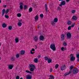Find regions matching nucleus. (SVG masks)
Listing matches in <instances>:
<instances>
[{"label": "nucleus", "instance_id": "ea45409f", "mask_svg": "<svg viewBox=\"0 0 79 79\" xmlns=\"http://www.w3.org/2000/svg\"><path fill=\"white\" fill-rule=\"evenodd\" d=\"M75 24H76V23H74L71 26V27H73L74 26V25H75Z\"/></svg>", "mask_w": 79, "mask_h": 79}, {"label": "nucleus", "instance_id": "20e7f679", "mask_svg": "<svg viewBox=\"0 0 79 79\" xmlns=\"http://www.w3.org/2000/svg\"><path fill=\"white\" fill-rule=\"evenodd\" d=\"M50 48L52 49L53 51H55L56 50V48L55 47V44H52L50 46Z\"/></svg>", "mask_w": 79, "mask_h": 79}, {"label": "nucleus", "instance_id": "a878e982", "mask_svg": "<svg viewBox=\"0 0 79 79\" xmlns=\"http://www.w3.org/2000/svg\"><path fill=\"white\" fill-rule=\"evenodd\" d=\"M15 41L16 43H18V42H19V39H18V38H15Z\"/></svg>", "mask_w": 79, "mask_h": 79}, {"label": "nucleus", "instance_id": "9d476101", "mask_svg": "<svg viewBox=\"0 0 79 79\" xmlns=\"http://www.w3.org/2000/svg\"><path fill=\"white\" fill-rule=\"evenodd\" d=\"M72 19L73 21H76L77 19V18L76 16H74L72 17Z\"/></svg>", "mask_w": 79, "mask_h": 79}, {"label": "nucleus", "instance_id": "f8f14e48", "mask_svg": "<svg viewBox=\"0 0 79 79\" xmlns=\"http://www.w3.org/2000/svg\"><path fill=\"white\" fill-rule=\"evenodd\" d=\"M66 68V66L65 65H62L61 67V71H63V70H64L65 68Z\"/></svg>", "mask_w": 79, "mask_h": 79}, {"label": "nucleus", "instance_id": "473e14b6", "mask_svg": "<svg viewBox=\"0 0 79 79\" xmlns=\"http://www.w3.org/2000/svg\"><path fill=\"white\" fill-rule=\"evenodd\" d=\"M29 12H32V8L30 7L29 9Z\"/></svg>", "mask_w": 79, "mask_h": 79}, {"label": "nucleus", "instance_id": "3c124183", "mask_svg": "<svg viewBox=\"0 0 79 79\" xmlns=\"http://www.w3.org/2000/svg\"><path fill=\"white\" fill-rule=\"evenodd\" d=\"M31 52H32V51H33L34 52V51H35V49L34 48H32L31 50Z\"/></svg>", "mask_w": 79, "mask_h": 79}, {"label": "nucleus", "instance_id": "e433bc0d", "mask_svg": "<svg viewBox=\"0 0 79 79\" xmlns=\"http://www.w3.org/2000/svg\"><path fill=\"white\" fill-rule=\"evenodd\" d=\"M8 29H9V30H11V29H12V27H11V26H9Z\"/></svg>", "mask_w": 79, "mask_h": 79}, {"label": "nucleus", "instance_id": "72a5a7b5", "mask_svg": "<svg viewBox=\"0 0 79 79\" xmlns=\"http://www.w3.org/2000/svg\"><path fill=\"white\" fill-rule=\"evenodd\" d=\"M75 12H76V10H72V13L73 14H74Z\"/></svg>", "mask_w": 79, "mask_h": 79}, {"label": "nucleus", "instance_id": "a18cd8bd", "mask_svg": "<svg viewBox=\"0 0 79 79\" xmlns=\"http://www.w3.org/2000/svg\"><path fill=\"white\" fill-rule=\"evenodd\" d=\"M68 29L69 30H71V26H69L68 27Z\"/></svg>", "mask_w": 79, "mask_h": 79}, {"label": "nucleus", "instance_id": "4d7b16f0", "mask_svg": "<svg viewBox=\"0 0 79 79\" xmlns=\"http://www.w3.org/2000/svg\"><path fill=\"white\" fill-rule=\"evenodd\" d=\"M29 73H30V74H32V73H32V72H30V71H29Z\"/></svg>", "mask_w": 79, "mask_h": 79}, {"label": "nucleus", "instance_id": "2eb2a0df", "mask_svg": "<svg viewBox=\"0 0 79 79\" xmlns=\"http://www.w3.org/2000/svg\"><path fill=\"white\" fill-rule=\"evenodd\" d=\"M34 39L35 41L36 42L38 40V37L37 36H35V37L34 38Z\"/></svg>", "mask_w": 79, "mask_h": 79}, {"label": "nucleus", "instance_id": "774afa93", "mask_svg": "<svg viewBox=\"0 0 79 79\" xmlns=\"http://www.w3.org/2000/svg\"><path fill=\"white\" fill-rule=\"evenodd\" d=\"M35 47H36V48H37V46H35Z\"/></svg>", "mask_w": 79, "mask_h": 79}, {"label": "nucleus", "instance_id": "69168bd1", "mask_svg": "<svg viewBox=\"0 0 79 79\" xmlns=\"http://www.w3.org/2000/svg\"><path fill=\"white\" fill-rule=\"evenodd\" d=\"M1 2H2V1L0 0V3H1Z\"/></svg>", "mask_w": 79, "mask_h": 79}, {"label": "nucleus", "instance_id": "13d9d810", "mask_svg": "<svg viewBox=\"0 0 79 79\" xmlns=\"http://www.w3.org/2000/svg\"><path fill=\"white\" fill-rule=\"evenodd\" d=\"M77 61H78V62H79V58H77Z\"/></svg>", "mask_w": 79, "mask_h": 79}, {"label": "nucleus", "instance_id": "2f4dec72", "mask_svg": "<svg viewBox=\"0 0 79 79\" xmlns=\"http://www.w3.org/2000/svg\"><path fill=\"white\" fill-rule=\"evenodd\" d=\"M59 66V65L58 64H56L55 66V67L56 69H57V68H58V67Z\"/></svg>", "mask_w": 79, "mask_h": 79}, {"label": "nucleus", "instance_id": "7c9ffc66", "mask_svg": "<svg viewBox=\"0 0 79 79\" xmlns=\"http://www.w3.org/2000/svg\"><path fill=\"white\" fill-rule=\"evenodd\" d=\"M10 10V9H7L6 10V15L7 13L9 12V10Z\"/></svg>", "mask_w": 79, "mask_h": 79}, {"label": "nucleus", "instance_id": "6ab92c4d", "mask_svg": "<svg viewBox=\"0 0 79 79\" xmlns=\"http://www.w3.org/2000/svg\"><path fill=\"white\" fill-rule=\"evenodd\" d=\"M72 23V22H71V21H68L67 23V24H68V25H70L71 24V23Z\"/></svg>", "mask_w": 79, "mask_h": 79}, {"label": "nucleus", "instance_id": "49530a36", "mask_svg": "<svg viewBox=\"0 0 79 79\" xmlns=\"http://www.w3.org/2000/svg\"><path fill=\"white\" fill-rule=\"evenodd\" d=\"M30 53H31V54H34V53H35V52H32V51H31Z\"/></svg>", "mask_w": 79, "mask_h": 79}, {"label": "nucleus", "instance_id": "5fc2aeb1", "mask_svg": "<svg viewBox=\"0 0 79 79\" xmlns=\"http://www.w3.org/2000/svg\"><path fill=\"white\" fill-rule=\"evenodd\" d=\"M22 21V20L21 19L20 20H19V22H21Z\"/></svg>", "mask_w": 79, "mask_h": 79}, {"label": "nucleus", "instance_id": "bb28decb", "mask_svg": "<svg viewBox=\"0 0 79 79\" xmlns=\"http://www.w3.org/2000/svg\"><path fill=\"white\" fill-rule=\"evenodd\" d=\"M51 24L52 25V26H53L54 25H55V22L53 21H51Z\"/></svg>", "mask_w": 79, "mask_h": 79}, {"label": "nucleus", "instance_id": "e2e57ef3", "mask_svg": "<svg viewBox=\"0 0 79 79\" xmlns=\"http://www.w3.org/2000/svg\"><path fill=\"white\" fill-rule=\"evenodd\" d=\"M64 50H67L66 48H64Z\"/></svg>", "mask_w": 79, "mask_h": 79}, {"label": "nucleus", "instance_id": "c03bdc74", "mask_svg": "<svg viewBox=\"0 0 79 79\" xmlns=\"http://www.w3.org/2000/svg\"><path fill=\"white\" fill-rule=\"evenodd\" d=\"M64 48L63 47H62L61 48V50L62 51H64Z\"/></svg>", "mask_w": 79, "mask_h": 79}, {"label": "nucleus", "instance_id": "39448f33", "mask_svg": "<svg viewBox=\"0 0 79 79\" xmlns=\"http://www.w3.org/2000/svg\"><path fill=\"white\" fill-rule=\"evenodd\" d=\"M67 38L70 39L71 38V33L69 32H68L66 35Z\"/></svg>", "mask_w": 79, "mask_h": 79}, {"label": "nucleus", "instance_id": "338daca9", "mask_svg": "<svg viewBox=\"0 0 79 79\" xmlns=\"http://www.w3.org/2000/svg\"><path fill=\"white\" fill-rule=\"evenodd\" d=\"M59 1H63V0H59Z\"/></svg>", "mask_w": 79, "mask_h": 79}, {"label": "nucleus", "instance_id": "a211bd4d", "mask_svg": "<svg viewBox=\"0 0 79 79\" xmlns=\"http://www.w3.org/2000/svg\"><path fill=\"white\" fill-rule=\"evenodd\" d=\"M26 78L27 79H32V76L31 75H28Z\"/></svg>", "mask_w": 79, "mask_h": 79}, {"label": "nucleus", "instance_id": "58836bf2", "mask_svg": "<svg viewBox=\"0 0 79 79\" xmlns=\"http://www.w3.org/2000/svg\"><path fill=\"white\" fill-rule=\"evenodd\" d=\"M5 17L7 19L9 18V16H8V15H5Z\"/></svg>", "mask_w": 79, "mask_h": 79}, {"label": "nucleus", "instance_id": "412c9836", "mask_svg": "<svg viewBox=\"0 0 79 79\" xmlns=\"http://www.w3.org/2000/svg\"><path fill=\"white\" fill-rule=\"evenodd\" d=\"M20 53H21V55H24V53H25V51H24V50H22L21 51V52H20Z\"/></svg>", "mask_w": 79, "mask_h": 79}, {"label": "nucleus", "instance_id": "6e6552de", "mask_svg": "<svg viewBox=\"0 0 79 79\" xmlns=\"http://www.w3.org/2000/svg\"><path fill=\"white\" fill-rule=\"evenodd\" d=\"M2 16H3L5 13H6V10H5V9H3L2 10Z\"/></svg>", "mask_w": 79, "mask_h": 79}, {"label": "nucleus", "instance_id": "393cba45", "mask_svg": "<svg viewBox=\"0 0 79 79\" xmlns=\"http://www.w3.org/2000/svg\"><path fill=\"white\" fill-rule=\"evenodd\" d=\"M11 60L12 61H14L15 60V57H11Z\"/></svg>", "mask_w": 79, "mask_h": 79}, {"label": "nucleus", "instance_id": "4c0bfd02", "mask_svg": "<svg viewBox=\"0 0 79 79\" xmlns=\"http://www.w3.org/2000/svg\"><path fill=\"white\" fill-rule=\"evenodd\" d=\"M17 16H18V17H21V15L20 13H19L17 15Z\"/></svg>", "mask_w": 79, "mask_h": 79}, {"label": "nucleus", "instance_id": "cd10ccee", "mask_svg": "<svg viewBox=\"0 0 79 79\" xmlns=\"http://www.w3.org/2000/svg\"><path fill=\"white\" fill-rule=\"evenodd\" d=\"M34 61L35 63H37L38 62V59L37 58L35 59Z\"/></svg>", "mask_w": 79, "mask_h": 79}, {"label": "nucleus", "instance_id": "a19ab883", "mask_svg": "<svg viewBox=\"0 0 79 79\" xmlns=\"http://www.w3.org/2000/svg\"><path fill=\"white\" fill-rule=\"evenodd\" d=\"M40 18H43V17H44V15H43V14H41L40 15Z\"/></svg>", "mask_w": 79, "mask_h": 79}, {"label": "nucleus", "instance_id": "bf43d9fd", "mask_svg": "<svg viewBox=\"0 0 79 79\" xmlns=\"http://www.w3.org/2000/svg\"><path fill=\"white\" fill-rule=\"evenodd\" d=\"M4 8H6L7 6L6 5H5L4 6Z\"/></svg>", "mask_w": 79, "mask_h": 79}, {"label": "nucleus", "instance_id": "c756f323", "mask_svg": "<svg viewBox=\"0 0 79 79\" xmlns=\"http://www.w3.org/2000/svg\"><path fill=\"white\" fill-rule=\"evenodd\" d=\"M44 59L46 61H48L49 59V58L47 56H46L44 57Z\"/></svg>", "mask_w": 79, "mask_h": 79}, {"label": "nucleus", "instance_id": "4be33fe9", "mask_svg": "<svg viewBox=\"0 0 79 79\" xmlns=\"http://www.w3.org/2000/svg\"><path fill=\"white\" fill-rule=\"evenodd\" d=\"M58 18H55L54 19V21L55 23H57L58 22Z\"/></svg>", "mask_w": 79, "mask_h": 79}, {"label": "nucleus", "instance_id": "b1692460", "mask_svg": "<svg viewBox=\"0 0 79 79\" xmlns=\"http://www.w3.org/2000/svg\"><path fill=\"white\" fill-rule=\"evenodd\" d=\"M2 26L3 28L6 27V24L5 23H3L2 24Z\"/></svg>", "mask_w": 79, "mask_h": 79}, {"label": "nucleus", "instance_id": "603ef678", "mask_svg": "<svg viewBox=\"0 0 79 79\" xmlns=\"http://www.w3.org/2000/svg\"><path fill=\"white\" fill-rule=\"evenodd\" d=\"M41 56L40 55H38V58H40Z\"/></svg>", "mask_w": 79, "mask_h": 79}, {"label": "nucleus", "instance_id": "0e129e2a", "mask_svg": "<svg viewBox=\"0 0 79 79\" xmlns=\"http://www.w3.org/2000/svg\"><path fill=\"white\" fill-rule=\"evenodd\" d=\"M20 79H23V77H21Z\"/></svg>", "mask_w": 79, "mask_h": 79}, {"label": "nucleus", "instance_id": "c85d7f7f", "mask_svg": "<svg viewBox=\"0 0 79 79\" xmlns=\"http://www.w3.org/2000/svg\"><path fill=\"white\" fill-rule=\"evenodd\" d=\"M18 25L19 27L21 26L22 25V23L21 22H19L18 23Z\"/></svg>", "mask_w": 79, "mask_h": 79}, {"label": "nucleus", "instance_id": "9b49d317", "mask_svg": "<svg viewBox=\"0 0 79 79\" xmlns=\"http://www.w3.org/2000/svg\"><path fill=\"white\" fill-rule=\"evenodd\" d=\"M35 21H37V20L39 19V16L38 15H36L35 17Z\"/></svg>", "mask_w": 79, "mask_h": 79}, {"label": "nucleus", "instance_id": "f257e3e1", "mask_svg": "<svg viewBox=\"0 0 79 79\" xmlns=\"http://www.w3.org/2000/svg\"><path fill=\"white\" fill-rule=\"evenodd\" d=\"M71 73H72L73 74H77L79 73V70L77 68L73 69L71 71Z\"/></svg>", "mask_w": 79, "mask_h": 79}, {"label": "nucleus", "instance_id": "f704fd0d", "mask_svg": "<svg viewBox=\"0 0 79 79\" xmlns=\"http://www.w3.org/2000/svg\"><path fill=\"white\" fill-rule=\"evenodd\" d=\"M16 56L17 58H18L19 57V54H17L16 55Z\"/></svg>", "mask_w": 79, "mask_h": 79}, {"label": "nucleus", "instance_id": "1a4fd4ad", "mask_svg": "<svg viewBox=\"0 0 79 79\" xmlns=\"http://www.w3.org/2000/svg\"><path fill=\"white\" fill-rule=\"evenodd\" d=\"M40 40H44V37L42 35H41L40 36Z\"/></svg>", "mask_w": 79, "mask_h": 79}, {"label": "nucleus", "instance_id": "8fccbe9b", "mask_svg": "<svg viewBox=\"0 0 79 79\" xmlns=\"http://www.w3.org/2000/svg\"><path fill=\"white\" fill-rule=\"evenodd\" d=\"M25 72L26 73H29V71L28 70H26Z\"/></svg>", "mask_w": 79, "mask_h": 79}, {"label": "nucleus", "instance_id": "864d4df0", "mask_svg": "<svg viewBox=\"0 0 79 79\" xmlns=\"http://www.w3.org/2000/svg\"><path fill=\"white\" fill-rule=\"evenodd\" d=\"M52 68L50 69V72H52Z\"/></svg>", "mask_w": 79, "mask_h": 79}, {"label": "nucleus", "instance_id": "de8ad7c7", "mask_svg": "<svg viewBox=\"0 0 79 79\" xmlns=\"http://www.w3.org/2000/svg\"><path fill=\"white\" fill-rule=\"evenodd\" d=\"M26 8H27V6H24V10H26Z\"/></svg>", "mask_w": 79, "mask_h": 79}, {"label": "nucleus", "instance_id": "ddd939ff", "mask_svg": "<svg viewBox=\"0 0 79 79\" xmlns=\"http://www.w3.org/2000/svg\"><path fill=\"white\" fill-rule=\"evenodd\" d=\"M20 6H19V7L20 8V9L21 10H22V9L23 8V4L22 3H20Z\"/></svg>", "mask_w": 79, "mask_h": 79}, {"label": "nucleus", "instance_id": "6e6d98bb", "mask_svg": "<svg viewBox=\"0 0 79 79\" xmlns=\"http://www.w3.org/2000/svg\"><path fill=\"white\" fill-rule=\"evenodd\" d=\"M73 56V54H71V55H70V57H71V56Z\"/></svg>", "mask_w": 79, "mask_h": 79}, {"label": "nucleus", "instance_id": "f03ea898", "mask_svg": "<svg viewBox=\"0 0 79 79\" xmlns=\"http://www.w3.org/2000/svg\"><path fill=\"white\" fill-rule=\"evenodd\" d=\"M73 68H74V66L73 65H71L69 68L70 71L68 73H65L64 75V76H68V75L70 74L71 72V71L73 70Z\"/></svg>", "mask_w": 79, "mask_h": 79}, {"label": "nucleus", "instance_id": "0eeeda50", "mask_svg": "<svg viewBox=\"0 0 79 79\" xmlns=\"http://www.w3.org/2000/svg\"><path fill=\"white\" fill-rule=\"evenodd\" d=\"M64 34H62L61 36V39L62 41L64 40Z\"/></svg>", "mask_w": 79, "mask_h": 79}, {"label": "nucleus", "instance_id": "680f3d73", "mask_svg": "<svg viewBox=\"0 0 79 79\" xmlns=\"http://www.w3.org/2000/svg\"><path fill=\"white\" fill-rule=\"evenodd\" d=\"M40 45H42V42H40Z\"/></svg>", "mask_w": 79, "mask_h": 79}, {"label": "nucleus", "instance_id": "c9c22d12", "mask_svg": "<svg viewBox=\"0 0 79 79\" xmlns=\"http://www.w3.org/2000/svg\"><path fill=\"white\" fill-rule=\"evenodd\" d=\"M63 45H64V46H66L67 45V44L65 42H64L63 43Z\"/></svg>", "mask_w": 79, "mask_h": 79}, {"label": "nucleus", "instance_id": "7ed1b4c3", "mask_svg": "<svg viewBox=\"0 0 79 79\" xmlns=\"http://www.w3.org/2000/svg\"><path fill=\"white\" fill-rule=\"evenodd\" d=\"M30 67L31 68L30 69V71H32L33 72L34 71V68H35V67L34 65H33L32 64H30Z\"/></svg>", "mask_w": 79, "mask_h": 79}, {"label": "nucleus", "instance_id": "79ce46f5", "mask_svg": "<svg viewBox=\"0 0 79 79\" xmlns=\"http://www.w3.org/2000/svg\"><path fill=\"white\" fill-rule=\"evenodd\" d=\"M61 8L60 7H57V10H61Z\"/></svg>", "mask_w": 79, "mask_h": 79}, {"label": "nucleus", "instance_id": "423d86ee", "mask_svg": "<svg viewBox=\"0 0 79 79\" xmlns=\"http://www.w3.org/2000/svg\"><path fill=\"white\" fill-rule=\"evenodd\" d=\"M66 5V2L64 1H63L61 2V3L59 5V6L60 7H62V5Z\"/></svg>", "mask_w": 79, "mask_h": 79}, {"label": "nucleus", "instance_id": "09e8293b", "mask_svg": "<svg viewBox=\"0 0 79 79\" xmlns=\"http://www.w3.org/2000/svg\"><path fill=\"white\" fill-rule=\"evenodd\" d=\"M77 58H79V54H77Z\"/></svg>", "mask_w": 79, "mask_h": 79}, {"label": "nucleus", "instance_id": "5701e85b", "mask_svg": "<svg viewBox=\"0 0 79 79\" xmlns=\"http://www.w3.org/2000/svg\"><path fill=\"white\" fill-rule=\"evenodd\" d=\"M52 60L50 59V58H49V60H48V63H51Z\"/></svg>", "mask_w": 79, "mask_h": 79}, {"label": "nucleus", "instance_id": "052dcab7", "mask_svg": "<svg viewBox=\"0 0 79 79\" xmlns=\"http://www.w3.org/2000/svg\"><path fill=\"white\" fill-rule=\"evenodd\" d=\"M69 0H66V1L67 2H69Z\"/></svg>", "mask_w": 79, "mask_h": 79}, {"label": "nucleus", "instance_id": "f3484780", "mask_svg": "<svg viewBox=\"0 0 79 79\" xmlns=\"http://www.w3.org/2000/svg\"><path fill=\"white\" fill-rule=\"evenodd\" d=\"M45 6L46 11H47V12L48 11V7H47V4H45Z\"/></svg>", "mask_w": 79, "mask_h": 79}, {"label": "nucleus", "instance_id": "4468645a", "mask_svg": "<svg viewBox=\"0 0 79 79\" xmlns=\"http://www.w3.org/2000/svg\"><path fill=\"white\" fill-rule=\"evenodd\" d=\"M71 61H73L75 60V57L72 56L70 58Z\"/></svg>", "mask_w": 79, "mask_h": 79}, {"label": "nucleus", "instance_id": "37998d69", "mask_svg": "<svg viewBox=\"0 0 79 79\" xmlns=\"http://www.w3.org/2000/svg\"><path fill=\"white\" fill-rule=\"evenodd\" d=\"M16 79H19V76H16Z\"/></svg>", "mask_w": 79, "mask_h": 79}, {"label": "nucleus", "instance_id": "dca6fc26", "mask_svg": "<svg viewBox=\"0 0 79 79\" xmlns=\"http://www.w3.org/2000/svg\"><path fill=\"white\" fill-rule=\"evenodd\" d=\"M13 65H9V68L10 69H13Z\"/></svg>", "mask_w": 79, "mask_h": 79}, {"label": "nucleus", "instance_id": "aec40b11", "mask_svg": "<svg viewBox=\"0 0 79 79\" xmlns=\"http://www.w3.org/2000/svg\"><path fill=\"white\" fill-rule=\"evenodd\" d=\"M49 77H50V78H49V79H55L54 77H53V75H50L49 76Z\"/></svg>", "mask_w": 79, "mask_h": 79}]
</instances>
